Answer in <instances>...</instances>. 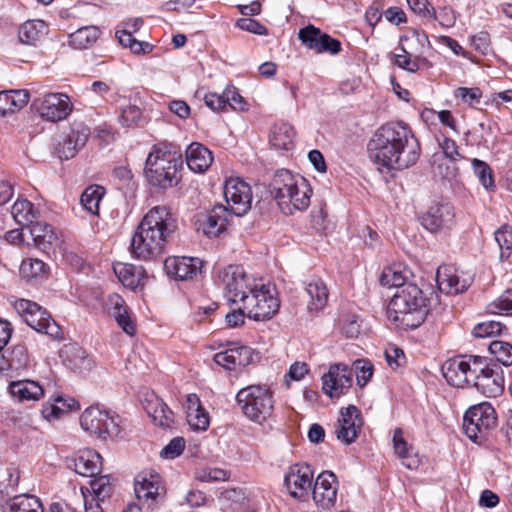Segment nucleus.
<instances>
[{
  "mask_svg": "<svg viewBox=\"0 0 512 512\" xmlns=\"http://www.w3.org/2000/svg\"><path fill=\"white\" fill-rule=\"evenodd\" d=\"M113 270L123 285L132 289L143 286L148 278L147 273L142 266L117 263L114 265Z\"/></svg>",
  "mask_w": 512,
  "mask_h": 512,
  "instance_id": "c756f323",
  "label": "nucleus"
},
{
  "mask_svg": "<svg viewBox=\"0 0 512 512\" xmlns=\"http://www.w3.org/2000/svg\"><path fill=\"white\" fill-rule=\"evenodd\" d=\"M30 230V234L33 237L35 245L42 249H48L51 244L56 240V235L54 234L52 227L44 222L38 221L35 219L33 223L27 226Z\"/></svg>",
  "mask_w": 512,
  "mask_h": 512,
  "instance_id": "4c0bfd02",
  "label": "nucleus"
},
{
  "mask_svg": "<svg viewBox=\"0 0 512 512\" xmlns=\"http://www.w3.org/2000/svg\"><path fill=\"white\" fill-rule=\"evenodd\" d=\"M338 480L331 471H323L315 479L312 498L318 508L331 510L337 502Z\"/></svg>",
  "mask_w": 512,
  "mask_h": 512,
  "instance_id": "412c9836",
  "label": "nucleus"
},
{
  "mask_svg": "<svg viewBox=\"0 0 512 512\" xmlns=\"http://www.w3.org/2000/svg\"><path fill=\"white\" fill-rule=\"evenodd\" d=\"M90 135V129L83 123H76L72 126L68 137L80 149L82 148Z\"/></svg>",
  "mask_w": 512,
  "mask_h": 512,
  "instance_id": "052dcab7",
  "label": "nucleus"
},
{
  "mask_svg": "<svg viewBox=\"0 0 512 512\" xmlns=\"http://www.w3.org/2000/svg\"><path fill=\"white\" fill-rule=\"evenodd\" d=\"M224 197L228 212L242 216L251 208L252 190L248 183L240 178H230L224 185Z\"/></svg>",
  "mask_w": 512,
  "mask_h": 512,
  "instance_id": "2eb2a0df",
  "label": "nucleus"
},
{
  "mask_svg": "<svg viewBox=\"0 0 512 512\" xmlns=\"http://www.w3.org/2000/svg\"><path fill=\"white\" fill-rule=\"evenodd\" d=\"M430 46L428 36L422 30L412 29L406 35L400 37L401 52L413 55L417 59H426L423 54Z\"/></svg>",
  "mask_w": 512,
  "mask_h": 512,
  "instance_id": "393cba45",
  "label": "nucleus"
},
{
  "mask_svg": "<svg viewBox=\"0 0 512 512\" xmlns=\"http://www.w3.org/2000/svg\"><path fill=\"white\" fill-rule=\"evenodd\" d=\"M483 371L474 374L472 385L486 397H497L504 390L503 371L498 364L481 357Z\"/></svg>",
  "mask_w": 512,
  "mask_h": 512,
  "instance_id": "4468645a",
  "label": "nucleus"
},
{
  "mask_svg": "<svg viewBox=\"0 0 512 512\" xmlns=\"http://www.w3.org/2000/svg\"><path fill=\"white\" fill-rule=\"evenodd\" d=\"M473 172L475 176L478 178V181L485 189H490L494 187V179L492 175V170L490 166L477 158H474L471 161Z\"/></svg>",
  "mask_w": 512,
  "mask_h": 512,
  "instance_id": "8fccbe9b",
  "label": "nucleus"
},
{
  "mask_svg": "<svg viewBox=\"0 0 512 512\" xmlns=\"http://www.w3.org/2000/svg\"><path fill=\"white\" fill-rule=\"evenodd\" d=\"M90 486L96 498L95 502L104 501L109 498L113 491L111 477L108 475H101L93 478L90 481Z\"/></svg>",
  "mask_w": 512,
  "mask_h": 512,
  "instance_id": "49530a36",
  "label": "nucleus"
},
{
  "mask_svg": "<svg viewBox=\"0 0 512 512\" xmlns=\"http://www.w3.org/2000/svg\"><path fill=\"white\" fill-rule=\"evenodd\" d=\"M29 102L27 90H8L0 92V115L15 113L24 108Z\"/></svg>",
  "mask_w": 512,
  "mask_h": 512,
  "instance_id": "2f4dec72",
  "label": "nucleus"
},
{
  "mask_svg": "<svg viewBox=\"0 0 512 512\" xmlns=\"http://www.w3.org/2000/svg\"><path fill=\"white\" fill-rule=\"evenodd\" d=\"M151 419L156 425L161 427H170L173 423V412L165 403H163L162 407L157 410Z\"/></svg>",
  "mask_w": 512,
  "mask_h": 512,
  "instance_id": "774afa93",
  "label": "nucleus"
},
{
  "mask_svg": "<svg viewBox=\"0 0 512 512\" xmlns=\"http://www.w3.org/2000/svg\"><path fill=\"white\" fill-rule=\"evenodd\" d=\"M236 26L247 32H251L257 35H267V28L262 25L259 21L252 18H240L236 21Z\"/></svg>",
  "mask_w": 512,
  "mask_h": 512,
  "instance_id": "680f3d73",
  "label": "nucleus"
},
{
  "mask_svg": "<svg viewBox=\"0 0 512 512\" xmlns=\"http://www.w3.org/2000/svg\"><path fill=\"white\" fill-rule=\"evenodd\" d=\"M306 293L310 297V301L308 303V309L310 311H319L326 305L328 300V290L321 279H312L306 286Z\"/></svg>",
  "mask_w": 512,
  "mask_h": 512,
  "instance_id": "e433bc0d",
  "label": "nucleus"
},
{
  "mask_svg": "<svg viewBox=\"0 0 512 512\" xmlns=\"http://www.w3.org/2000/svg\"><path fill=\"white\" fill-rule=\"evenodd\" d=\"M385 358L387 364L394 370L402 367L405 363L406 357L402 349L391 346L385 351Z\"/></svg>",
  "mask_w": 512,
  "mask_h": 512,
  "instance_id": "e2e57ef3",
  "label": "nucleus"
},
{
  "mask_svg": "<svg viewBox=\"0 0 512 512\" xmlns=\"http://www.w3.org/2000/svg\"><path fill=\"white\" fill-rule=\"evenodd\" d=\"M142 112L137 105L126 104L121 106L119 121L123 127H131L138 124L141 119Z\"/></svg>",
  "mask_w": 512,
  "mask_h": 512,
  "instance_id": "4d7b16f0",
  "label": "nucleus"
},
{
  "mask_svg": "<svg viewBox=\"0 0 512 512\" xmlns=\"http://www.w3.org/2000/svg\"><path fill=\"white\" fill-rule=\"evenodd\" d=\"M295 131L288 123L275 124L270 132V144L276 150L288 151L294 147Z\"/></svg>",
  "mask_w": 512,
  "mask_h": 512,
  "instance_id": "72a5a7b5",
  "label": "nucleus"
},
{
  "mask_svg": "<svg viewBox=\"0 0 512 512\" xmlns=\"http://www.w3.org/2000/svg\"><path fill=\"white\" fill-rule=\"evenodd\" d=\"M42 118L57 122L65 119L72 111V104L69 97L63 93H49L44 96L40 103H33Z\"/></svg>",
  "mask_w": 512,
  "mask_h": 512,
  "instance_id": "4be33fe9",
  "label": "nucleus"
},
{
  "mask_svg": "<svg viewBox=\"0 0 512 512\" xmlns=\"http://www.w3.org/2000/svg\"><path fill=\"white\" fill-rule=\"evenodd\" d=\"M370 159L378 169L403 170L420 157V144L404 122H389L376 130L368 143Z\"/></svg>",
  "mask_w": 512,
  "mask_h": 512,
  "instance_id": "f257e3e1",
  "label": "nucleus"
},
{
  "mask_svg": "<svg viewBox=\"0 0 512 512\" xmlns=\"http://www.w3.org/2000/svg\"><path fill=\"white\" fill-rule=\"evenodd\" d=\"M406 278L401 271L387 267L382 271L380 284L386 287H395L399 290L403 285H407Z\"/></svg>",
  "mask_w": 512,
  "mask_h": 512,
  "instance_id": "6e6d98bb",
  "label": "nucleus"
},
{
  "mask_svg": "<svg viewBox=\"0 0 512 512\" xmlns=\"http://www.w3.org/2000/svg\"><path fill=\"white\" fill-rule=\"evenodd\" d=\"M228 208L223 205H216L207 213L201 223L202 231L208 237H216L221 234L228 223Z\"/></svg>",
  "mask_w": 512,
  "mask_h": 512,
  "instance_id": "cd10ccee",
  "label": "nucleus"
},
{
  "mask_svg": "<svg viewBox=\"0 0 512 512\" xmlns=\"http://www.w3.org/2000/svg\"><path fill=\"white\" fill-rule=\"evenodd\" d=\"M106 305L110 315H112L114 319L116 317H120L121 313H126L127 306L125 304V301L118 294L109 295Z\"/></svg>",
  "mask_w": 512,
  "mask_h": 512,
  "instance_id": "69168bd1",
  "label": "nucleus"
},
{
  "mask_svg": "<svg viewBox=\"0 0 512 512\" xmlns=\"http://www.w3.org/2000/svg\"><path fill=\"white\" fill-rule=\"evenodd\" d=\"M102 458L93 450H85L74 461L75 471L83 476L94 477L101 470Z\"/></svg>",
  "mask_w": 512,
  "mask_h": 512,
  "instance_id": "f704fd0d",
  "label": "nucleus"
},
{
  "mask_svg": "<svg viewBox=\"0 0 512 512\" xmlns=\"http://www.w3.org/2000/svg\"><path fill=\"white\" fill-rule=\"evenodd\" d=\"M488 349L498 363L504 366L512 365V345L504 341H492Z\"/></svg>",
  "mask_w": 512,
  "mask_h": 512,
  "instance_id": "09e8293b",
  "label": "nucleus"
},
{
  "mask_svg": "<svg viewBox=\"0 0 512 512\" xmlns=\"http://www.w3.org/2000/svg\"><path fill=\"white\" fill-rule=\"evenodd\" d=\"M11 214L15 222L22 227H27L39 217L38 209L26 199L17 200L12 206Z\"/></svg>",
  "mask_w": 512,
  "mask_h": 512,
  "instance_id": "58836bf2",
  "label": "nucleus"
},
{
  "mask_svg": "<svg viewBox=\"0 0 512 512\" xmlns=\"http://www.w3.org/2000/svg\"><path fill=\"white\" fill-rule=\"evenodd\" d=\"M63 352L67 355L66 361H68L71 369L78 370L79 372L91 369L92 361L82 348L70 346Z\"/></svg>",
  "mask_w": 512,
  "mask_h": 512,
  "instance_id": "c03bdc74",
  "label": "nucleus"
},
{
  "mask_svg": "<svg viewBox=\"0 0 512 512\" xmlns=\"http://www.w3.org/2000/svg\"><path fill=\"white\" fill-rule=\"evenodd\" d=\"M487 312L491 314H512V289L503 292L497 299L487 305Z\"/></svg>",
  "mask_w": 512,
  "mask_h": 512,
  "instance_id": "3c124183",
  "label": "nucleus"
},
{
  "mask_svg": "<svg viewBox=\"0 0 512 512\" xmlns=\"http://www.w3.org/2000/svg\"><path fill=\"white\" fill-rule=\"evenodd\" d=\"M494 237L500 248V259L507 260L512 251V227L508 224L502 225L495 231Z\"/></svg>",
  "mask_w": 512,
  "mask_h": 512,
  "instance_id": "a18cd8bd",
  "label": "nucleus"
},
{
  "mask_svg": "<svg viewBox=\"0 0 512 512\" xmlns=\"http://www.w3.org/2000/svg\"><path fill=\"white\" fill-rule=\"evenodd\" d=\"M352 369L344 364L331 365L329 371L322 376L323 392L330 398H339L346 394L353 383Z\"/></svg>",
  "mask_w": 512,
  "mask_h": 512,
  "instance_id": "a211bd4d",
  "label": "nucleus"
},
{
  "mask_svg": "<svg viewBox=\"0 0 512 512\" xmlns=\"http://www.w3.org/2000/svg\"><path fill=\"white\" fill-rule=\"evenodd\" d=\"M80 425L91 434L101 439L117 437L121 432L120 417L101 410L99 406H90L82 413Z\"/></svg>",
  "mask_w": 512,
  "mask_h": 512,
  "instance_id": "f8f14e48",
  "label": "nucleus"
},
{
  "mask_svg": "<svg viewBox=\"0 0 512 512\" xmlns=\"http://www.w3.org/2000/svg\"><path fill=\"white\" fill-rule=\"evenodd\" d=\"M427 18L430 20L438 21L441 26L446 28L454 26L456 22L454 10L448 6L441 7L438 10H436L434 7H431Z\"/></svg>",
  "mask_w": 512,
  "mask_h": 512,
  "instance_id": "864d4df0",
  "label": "nucleus"
},
{
  "mask_svg": "<svg viewBox=\"0 0 512 512\" xmlns=\"http://www.w3.org/2000/svg\"><path fill=\"white\" fill-rule=\"evenodd\" d=\"M236 402L242 413L255 423H263L274 411V393L268 385L253 384L240 389Z\"/></svg>",
  "mask_w": 512,
  "mask_h": 512,
  "instance_id": "423d86ee",
  "label": "nucleus"
},
{
  "mask_svg": "<svg viewBox=\"0 0 512 512\" xmlns=\"http://www.w3.org/2000/svg\"><path fill=\"white\" fill-rule=\"evenodd\" d=\"M175 228V220L166 206L151 208L131 238V256L144 261L156 259L164 252L168 238Z\"/></svg>",
  "mask_w": 512,
  "mask_h": 512,
  "instance_id": "f03ea898",
  "label": "nucleus"
},
{
  "mask_svg": "<svg viewBox=\"0 0 512 512\" xmlns=\"http://www.w3.org/2000/svg\"><path fill=\"white\" fill-rule=\"evenodd\" d=\"M184 448V438L175 437L161 450L160 456L164 459H174L182 454Z\"/></svg>",
  "mask_w": 512,
  "mask_h": 512,
  "instance_id": "bf43d9fd",
  "label": "nucleus"
},
{
  "mask_svg": "<svg viewBox=\"0 0 512 512\" xmlns=\"http://www.w3.org/2000/svg\"><path fill=\"white\" fill-rule=\"evenodd\" d=\"M505 326L498 321H487L477 324L472 333L477 338L500 335Z\"/></svg>",
  "mask_w": 512,
  "mask_h": 512,
  "instance_id": "13d9d810",
  "label": "nucleus"
},
{
  "mask_svg": "<svg viewBox=\"0 0 512 512\" xmlns=\"http://www.w3.org/2000/svg\"><path fill=\"white\" fill-rule=\"evenodd\" d=\"M241 303L247 310V317L254 321L270 319L280 307L279 300L263 284L260 287L256 284L247 296H243Z\"/></svg>",
  "mask_w": 512,
  "mask_h": 512,
  "instance_id": "ddd939ff",
  "label": "nucleus"
},
{
  "mask_svg": "<svg viewBox=\"0 0 512 512\" xmlns=\"http://www.w3.org/2000/svg\"><path fill=\"white\" fill-rule=\"evenodd\" d=\"M421 225L431 233L446 231L452 228L455 222V213L449 203H433L426 212L420 216Z\"/></svg>",
  "mask_w": 512,
  "mask_h": 512,
  "instance_id": "f3484780",
  "label": "nucleus"
},
{
  "mask_svg": "<svg viewBox=\"0 0 512 512\" xmlns=\"http://www.w3.org/2000/svg\"><path fill=\"white\" fill-rule=\"evenodd\" d=\"M392 59L399 68L410 73L418 71L421 66H430L427 59H417L413 55L403 52L401 54H393Z\"/></svg>",
  "mask_w": 512,
  "mask_h": 512,
  "instance_id": "de8ad7c7",
  "label": "nucleus"
},
{
  "mask_svg": "<svg viewBox=\"0 0 512 512\" xmlns=\"http://www.w3.org/2000/svg\"><path fill=\"white\" fill-rule=\"evenodd\" d=\"M10 396L18 402L38 401L44 396V389L38 382L24 379L12 381L8 385Z\"/></svg>",
  "mask_w": 512,
  "mask_h": 512,
  "instance_id": "bb28decb",
  "label": "nucleus"
},
{
  "mask_svg": "<svg viewBox=\"0 0 512 512\" xmlns=\"http://www.w3.org/2000/svg\"><path fill=\"white\" fill-rule=\"evenodd\" d=\"M203 262L197 257L174 256L164 261V269L170 278L191 280L201 273Z\"/></svg>",
  "mask_w": 512,
  "mask_h": 512,
  "instance_id": "5701e85b",
  "label": "nucleus"
},
{
  "mask_svg": "<svg viewBox=\"0 0 512 512\" xmlns=\"http://www.w3.org/2000/svg\"><path fill=\"white\" fill-rule=\"evenodd\" d=\"M3 512H44L40 500L30 494L16 495L2 506Z\"/></svg>",
  "mask_w": 512,
  "mask_h": 512,
  "instance_id": "473e14b6",
  "label": "nucleus"
},
{
  "mask_svg": "<svg viewBox=\"0 0 512 512\" xmlns=\"http://www.w3.org/2000/svg\"><path fill=\"white\" fill-rule=\"evenodd\" d=\"M138 502L147 510H154L165 501L166 490L161 476L153 470H144L134 479Z\"/></svg>",
  "mask_w": 512,
  "mask_h": 512,
  "instance_id": "9b49d317",
  "label": "nucleus"
},
{
  "mask_svg": "<svg viewBox=\"0 0 512 512\" xmlns=\"http://www.w3.org/2000/svg\"><path fill=\"white\" fill-rule=\"evenodd\" d=\"M187 421L193 430L205 431L210 424L208 412L202 407L196 394L187 396Z\"/></svg>",
  "mask_w": 512,
  "mask_h": 512,
  "instance_id": "7c9ffc66",
  "label": "nucleus"
},
{
  "mask_svg": "<svg viewBox=\"0 0 512 512\" xmlns=\"http://www.w3.org/2000/svg\"><path fill=\"white\" fill-rule=\"evenodd\" d=\"M481 364V356L458 355L446 360L441 371L450 385L463 388L472 383L474 374L483 371Z\"/></svg>",
  "mask_w": 512,
  "mask_h": 512,
  "instance_id": "1a4fd4ad",
  "label": "nucleus"
},
{
  "mask_svg": "<svg viewBox=\"0 0 512 512\" xmlns=\"http://www.w3.org/2000/svg\"><path fill=\"white\" fill-rule=\"evenodd\" d=\"M47 26L42 20L26 21L19 28L18 38L19 41L27 45H35L40 37L46 33Z\"/></svg>",
  "mask_w": 512,
  "mask_h": 512,
  "instance_id": "a19ab883",
  "label": "nucleus"
},
{
  "mask_svg": "<svg viewBox=\"0 0 512 512\" xmlns=\"http://www.w3.org/2000/svg\"><path fill=\"white\" fill-rule=\"evenodd\" d=\"M497 427V414L488 402L470 407L463 417V429L466 436L479 445L484 444Z\"/></svg>",
  "mask_w": 512,
  "mask_h": 512,
  "instance_id": "0eeeda50",
  "label": "nucleus"
},
{
  "mask_svg": "<svg viewBox=\"0 0 512 512\" xmlns=\"http://www.w3.org/2000/svg\"><path fill=\"white\" fill-rule=\"evenodd\" d=\"M436 281L441 292L446 294H458L467 290L473 281L469 274H459L451 266H440L436 272Z\"/></svg>",
  "mask_w": 512,
  "mask_h": 512,
  "instance_id": "b1692460",
  "label": "nucleus"
},
{
  "mask_svg": "<svg viewBox=\"0 0 512 512\" xmlns=\"http://www.w3.org/2000/svg\"><path fill=\"white\" fill-rule=\"evenodd\" d=\"M79 409V403L71 397H63L58 395L54 398L52 403H46L43 405V413L46 417L59 418L62 415Z\"/></svg>",
  "mask_w": 512,
  "mask_h": 512,
  "instance_id": "ea45409f",
  "label": "nucleus"
},
{
  "mask_svg": "<svg viewBox=\"0 0 512 512\" xmlns=\"http://www.w3.org/2000/svg\"><path fill=\"white\" fill-rule=\"evenodd\" d=\"M105 194V190L99 185H90L82 193L80 202L92 215L99 214V204Z\"/></svg>",
  "mask_w": 512,
  "mask_h": 512,
  "instance_id": "37998d69",
  "label": "nucleus"
},
{
  "mask_svg": "<svg viewBox=\"0 0 512 512\" xmlns=\"http://www.w3.org/2000/svg\"><path fill=\"white\" fill-rule=\"evenodd\" d=\"M100 36L97 26H84L69 35V43L75 49H86Z\"/></svg>",
  "mask_w": 512,
  "mask_h": 512,
  "instance_id": "79ce46f5",
  "label": "nucleus"
},
{
  "mask_svg": "<svg viewBox=\"0 0 512 512\" xmlns=\"http://www.w3.org/2000/svg\"><path fill=\"white\" fill-rule=\"evenodd\" d=\"M224 95L226 107L229 106L233 110L239 111H243L245 109V101L235 88H226L224 90Z\"/></svg>",
  "mask_w": 512,
  "mask_h": 512,
  "instance_id": "338daca9",
  "label": "nucleus"
},
{
  "mask_svg": "<svg viewBox=\"0 0 512 512\" xmlns=\"http://www.w3.org/2000/svg\"><path fill=\"white\" fill-rule=\"evenodd\" d=\"M313 482V471L309 465L293 464L284 477V486L289 495L297 500L306 501Z\"/></svg>",
  "mask_w": 512,
  "mask_h": 512,
  "instance_id": "dca6fc26",
  "label": "nucleus"
},
{
  "mask_svg": "<svg viewBox=\"0 0 512 512\" xmlns=\"http://www.w3.org/2000/svg\"><path fill=\"white\" fill-rule=\"evenodd\" d=\"M362 426L360 410L354 405H349L341 409L340 418L334 425L336 437L346 445L352 444L358 438Z\"/></svg>",
  "mask_w": 512,
  "mask_h": 512,
  "instance_id": "6ab92c4d",
  "label": "nucleus"
},
{
  "mask_svg": "<svg viewBox=\"0 0 512 512\" xmlns=\"http://www.w3.org/2000/svg\"><path fill=\"white\" fill-rule=\"evenodd\" d=\"M251 358V349L247 346H240L216 353L214 361L227 370H234L236 367L248 365L251 362Z\"/></svg>",
  "mask_w": 512,
  "mask_h": 512,
  "instance_id": "a878e982",
  "label": "nucleus"
},
{
  "mask_svg": "<svg viewBox=\"0 0 512 512\" xmlns=\"http://www.w3.org/2000/svg\"><path fill=\"white\" fill-rule=\"evenodd\" d=\"M185 154L186 163L189 169L194 172L202 173L206 171L213 161L211 151L198 142L191 143Z\"/></svg>",
  "mask_w": 512,
  "mask_h": 512,
  "instance_id": "c85d7f7f",
  "label": "nucleus"
},
{
  "mask_svg": "<svg viewBox=\"0 0 512 512\" xmlns=\"http://www.w3.org/2000/svg\"><path fill=\"white\" fill-rule=\"evenodd\" d=\"M181 167V155L178 156L167 146L155 145L146 159L145 175L150 185L166 190L179 183Z\"/></svg>",
  "mask_w": 512,
  "mask_h": 512,
  "instance_id": "39448f33",
  "label": "nucleus"
},
{
  "mask_svg": "<svg viewBox=\"0 0 512 512\" xmlns=\"http://www.w3.org/2000/svg\"><path fill=\"white\" fill-rule=\"evenodd\" d=\"M13 307L23 321L35 331L49 336L53 340L62 339V329L49 312L36 302L18 299Z\"/></svg>",
  "mask_w": 512,
  "mask_h": 512,
  "instance_id": "6e6552de",
  "label": "nucleus"
},
{
  "mask_svg": "<svg viewBox=\"0 0 512 512\" xmlns=\"http://www.w3.org/2000/svg\"><path fill=\"white\" fill-rule=\"evenodd\" d=\"M428 299L416 284L396 290L387 308L390 319L410 329L419 327L428 314Z\"/></svg>",
  "mask_w": 512,
  "mask_h": 512,
  "instance_id": "20e7f679",
  "label": "nucleus"
},
{
  "mask_svg": "<svg viewBox=\"0 0 512 512\" xmlns=\"http://www.w3.org/2000/svg\"><path fill=\"white\" fill-rule=\"evenodd\" d=\"M298 38L308 49L314 50L319 54L330 53L337 55L342 50V44L339 40L332 38L313 25L301 28L298 32Z\"/></svg>",
  "mask_w": 512,
  "mask_h": 512,
  "instance_id": "aec40b11",
  "label": "nucleus"
},
{
  "mask_svg": "<svg viewBox=\"0 0 512 512\" xmlns=\"http://www.w3.org/2000/svg\"><path fill=\"white\" fill-rule=\"evenodd\" d=\"M270 193L285 215L294 211H304L310 205L312 188L300 175H294L286 169L278 170L270 183Z\"/></svg>",
  "mask_w": 512,
  "mask_h": 512,
  "instance_id": "7ed1b4c3",
  "label": "nucleus"
},
{
  "mask_svg": "<svg viewBox=\"0 0 512 512\" xmlns=\"http://www.w3.org/2000/svg\"><path fill=\"white\" fill-rule=\"evenodd\" d=\"M393 444L395 453L399 458L402 459V464L408 469L417 468L419 465V459L413 451V447L408 446L407 442L403 438L401 429H395L393 434Z\"/></svg>",
  "mask_w": 512,
  "mask_h": 512,
  "instance_id": "c9c22d12",
  "label": "nucleus"
},
{
  "mask_svg": "<svg viewBox=\"0 0 512 512\" xmlns=\"http://www.w3.org/2000/svg\"><path fill=\"white\" fill-rule=\"evenodd\" d=\"M356 368V379L360 386H364L370 380L373 375L372 365L365 360H357L355 362Z\"/></svg>",
  "mask_w": 512,
  "mask_h": 512,
  "instance_id": "0e129e2a",
  "label": "nucleus"
},
{
  "mask_svg": "<svg viewBox=\"0 0 512 512\" xmlns=\"http://www.w3.org/2000/svg\"><path fill=\"white\" fill-rule=\"evenodd\" d=\"M29 356L27 348L18 344L12 348L10 353V363L8 364L13 371H19L27 368Z\"/></svg>",
  "mask_w": 512,
  "mask_h": 512,
  "instance_id": "603ef678",
  "label": "nucleus"
},
{
  "mask_svg": "<svg viewBox=\"0 0 512 512\" xmlns=\"http://www.w3.org/2000/svg\"><path fill=\"white\" fill-rule=\"evenodd\" d=\"M218 286L223 290L224 297L230 303L243 301V296H247L256 285L245 272L244 268L239 265H229L221 270L218 274Z\"/></svg>",
  "mask_w": 512,
  "mask_h": 512,
  "instance_id": "9d476101",
  "label": "nucleus"
},
{
  "mask_svg": "<svg viewBox=\"0 0 512 512\" xmlns=\"http://www.w3.org/2000/svg\"><path fill=\"white\" fill-rule=\"evenodd\" d=\"M21 271L30 277H40L48 274L49 266L40 259L30 258L22 262Z\"/></svg>",
  "mask_w": 512,
  "mask_h": 512,
  "instance_id": "5fc2aeb1",
  "label": "nucleus"
}]
</instances>
